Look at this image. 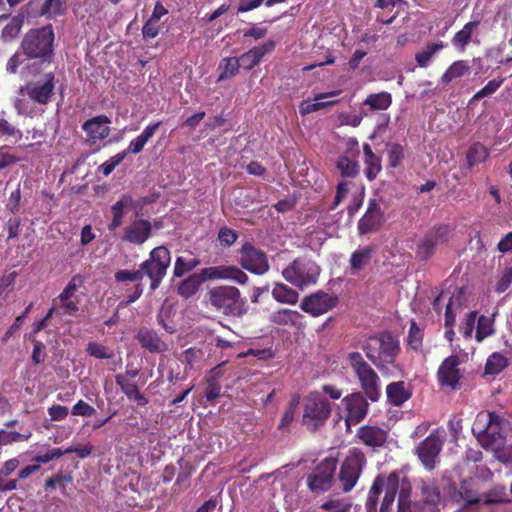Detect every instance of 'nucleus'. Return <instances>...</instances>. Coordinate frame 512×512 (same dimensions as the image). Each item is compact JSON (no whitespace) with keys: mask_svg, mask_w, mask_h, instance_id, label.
Masks as SVG:
<instances>
[{"mask_svg":"<svg viewBox=\"0 0 512 512\" xmlns=\"http://www.w3.org/2000/svg\"><path fill=\"white\" fill-rule=\"evenodd\" d=\"M18 273L9 272L0 278V306L8 299L12 293Z\"/></svg>","mask_w":512,"mask_h":512,"instance_id":"44","label":"nucleus"},{"mask_svg":"<svg viewBox=\"0 0 512 512\" xmlns=\"http://www.w3.org/2000/svg\"><path fill=\"white\" fill-rule=\"evenodd\" d=\"M457 494L460 499L465 501V504L462 507L463 510L481 502L478 491L474 489L470 480H462L460 482Z\"/></svg>","mask_w":512,"mask_h":512,"instance_id":"36","label":"nucleus"},{"mask_svg":"<svg viewBox=\"0 0 512 512\" xmlns=\"http://www.w3.org/2000/svg\"><path fill=\"white\" fill-rule=\"evenodd\" d=\"M24 22L25 16L23 14L13 16L1 31L0 39L2 42L10 43L14 41L20 35Z\"/></svg>","mask_w":512,"mask_h":512,"instance_id":"30","label":"nucleus"},{"mask_svg":"<svg viewBox=\"0 0 512 512\" xmlns=\"http://www.w3.org/2000/svg\"><path fill=\"white\" fill-rule=\"evenodd\" d=\"M55 87L56 76L54 72L50 71L40 78L27 81L20 87L19 94L27 97L34 104L46 106L54 96Z\"/></svg>","mask_w":512,"mask_h":512,"instance_id":"11","label":"nucleus"},{"mask_svg":"<svg viewBox=\"0 0 512 512\" xmlns=\"http://www.w3.org/2000/svg\"><path fill=\"white\" fill-rule=\"evenodd\" d=\"M372 253L373 248L371 246H365L352 253L350 257V269L352 274L363 270L371 262Z\"/></svg>","mask_w":512,"mask_h":512,"instance_id":"33","label":"nucleus"},{"mask_svg":"<svg viewBox=\"0 0 512 512\" xmlns=\"http://www.w3.org/2000/svg\"><path fill=\"white\" fill-rule=\"evenodd\" d=\"M399 474L396 471L389 475H378L370 488L365 503L367 512H376L379 495L384 490L385 496L380 506L379 512H392L395 498L399 489Z\"/></svg>","mask_w":512,"mask_h":512,"instance_id":"6","label":"nucleus"},{"mask_svg":"<svg viewBox=\"0 0 512 512\" xmlns=\"http://www.w3.org/2000/svg\"><path fill=\"white\" fill-rule=\"evenodd\" d=\"M114 279L117 283H122L126 281L136 282L134 290L131 294L127 296V300L125 302L126 305L134 303L137 301L144 291V285L142 284V275L140 268L137 270H118L114 274Z\"/></svg>","mask_w":512,"mask_h":512,"instance_id":"25","label":"nucleus"},{"mask_svg":"<svg viewBox=\"0 0 512 512\" xmlns=\"http://www.w3.org/2000/svg\"><path fill=\"white\" fill-rule=\"evenodd\" d=\"M366 398L361 392H353L342 399L347 412L345 415L347 427L360 423L366 417L369 408Z\"/></svg>","mask_w":512,"mask_h":512,"instance_id":"18","label":"nucleus"},{"mask_svg":"<svg viewBox=\"0 0 512 512\" xmlns=\"http://www.w3.org/2000/svg\"><path fill=\"white\" fill-rule=\"evenodd\" d=\"M238 235L235 230L228 227H221L218 232V240L224 247H230L236 242Z\"/></svg>","mask_w":512,"mask_h":512,"instance_id":"58","label":"nucleus"},{"mask_svg":"<svg viewBox=\"0 0 512 512\" xmlns=\"http://www.w3.org/2000/svg\"><path fill=\"white\" fill-rule=\"evenodd\" d=\"M477 319V312L471 311L466 315L464 323L460 327V332L462 333L465 339H469L472 337L475 323Z\"/></svg>","mask_w":512,"mask_h":512,"instance_id":"56","label":"nucleus"},{"mask_svg":"<svg viewBox=\"0 0 512 512\" xmlns=\"http://www.w3.org/2000/svg\"><path fill=\"white\" fill-rule=\"evenodd\" d=\"M206 304L216 312L229 317H242L248 310L240 290L231 285L210 288L206 293Z\"/></svg>","mask_w":512,"mask_h":512,"instance_id":"4","label":"nucleus"},{"mask_svg":"<svg viewBox=\"0 0 512 512\" xmlns=\"http://www.w3.org/2000/svg\"><path fill=\"white\" fill-rule=\"evenodd\" d=\"M208 279L231 280L244 285L249 278L248 275L237 266H211L190 274L179 283L177 292L186 299L190 298L197 293L201 285Z\"/></svg>","mask_w":512,"mask_h":512,"instance_id":"2","label":"nucleus"},{"mask_svg":"<svg viewBox=\"0 0 512 512\" xmlns=\"http://www.w3.org/2000/svg\"><path fill=\"white\" fill-rule=\"evenodd\" d=\"M71 413L75 416L90 417L95 413V409L83 400H79L73 407Z\"/></svg>","mask_w":512,"mask_h":512,"instance_id":"63","label":"nucleus"},{"mask_svg":"<svg viewBox=\"0 0 512 512\" xmlns=\"http://www.w3.org/2000/svg\"><path fill=\"white\" fill-rule=\"evenodd\" d=\"M351 503L340 499H330L321 504L320 509L328 512H350Z\"/></svg>","mask_w":512,"mask_h":512,"instance_id":"53","label":"nucleus"},{"mask_svg":"<svg viewBox=\"0 0 512 512\" xmlns=\"http://www.w3.org/2000/svg\"><path fill=\"white\" fill-rule=\"evenodd\" d=\"M297 405H298V399H294L290 402L289 406L285 410V412L280 420L278 429L283 430V429H286L287 427H289V425L291 424V422L294 419V414H295Z\"/></svg>","mask_w":512,"mask_h":512,"instance_id":"60","label":"nucleus"},{"mask_svg":"<svg viewBox=\"0 0 512 512\" xmlns=\"http://www.w3.org/2000/svg\"><path fill=\"white\" fill-rule=\"evenodd\" d=\"M421 497L426 505L437 506L441 501V493L438 485L432 479L420 482Z\"/></svg>","mask_w":512,"mask_h":512,"instance_id":"31","label":"nucleus"},{"mask_svg":"<svg viewBox=\"0 0 512 512\" xmlns=\"http://www.w3.org/2000/svg\"><path fill=\"white\" fill-rule=\"evenodd\" d=\"M410 492L402 489L398 495L397 512H411Z\"/></svg>","mask_w":512,"mask_h":512,"instance_id":"64","label":"nucleus"},{"mask_svg":"<svg viewBox=\"0 0 512 512\" xmlns=\"http://www.w3.org/2000/svg\"><path fill=\"white\" fill-rule=\"evenodd\" d=\"M504 419L495 412H481L477 415L472 431L484 448L498 449L505 439Z\"/></svg>","mask_w":512,"mask_h":512,"instance_id":"5","label":"nucleus"},{"mask_svg":"<svg viewBox=\"0 0 512 512\" xmlns=\"http://www.w3.org/2000/svg\"><path fill=\"white\" fill-rule=\"evenodd\" d=\"M82 277L80 275H74L68 282L64 290L59 295V300H69L72 298L77 290V287L82 284Z\"/></svg>","mask_w":512,"mask_h":512,"instance_id":"59","label":"nucleus"},{"mask_svg":"<svg viewBox=\"0 0 512 512\" xmlns=\"http://www.w3.org/2000/svg\"><path fill=\"white\" fill-rule=\"evenodd\" d=\"M479 24V21H470L454 35L451 42L458 51H465L466 46L471 41L473 31L479 26Z\"/></svg>","mask_w":512,"mask_h":512,"instance_id":"32","label":"nucleus"},{"mask_svg":"<svg viewBox=\"0 0 512 512\" xmlns=\"http://www.w3.org/2000/svg\"><path fill=\"white\" fill-rule=\"evenodd\" d=\"M151 235V222L144 219H138L133 221L124 229L122 240L135 245H142L151 237Z\"/></svg>","mask_w":512,"mask_h":512,"instance_id":"23","label":"nucleus"},{"mask_svg":"<svg viewBox=\"0 0 512 512\" xmlns=\"http://www.w3.org/2000/svg\"><path fill=\"white\" fill-rule=\"evenodd\" d=\"M332 412L329 400L319 391H311L305 398L302 422L315 431L323 426Z\"/></svg>","mask_w":512,"mask_h":512,"instance_id":"10","label":"nucleus"},{"mask_svg":"<svg viewBox=\"0 0 512 512\" xmlns=\"http://www.w3.org/2000/svg\"><path fill=\"white\" fill-rule=\"evenodd\" d=\"M71 481L72 477L70 475H63L62 473H57L45 481L44 488L45 490H50L54 489L58 485L62 489H65V484Z\"/></svg>","mask_w":512,"mask_h":512,"instance_id":"57","label":"nucleus"},{"mask_svg":"<svg viewBox=\"0 0 512 512\" xmlns=\"http://www.w3.org/2000/svg\"><path fill=\"white\" fill-rule=\"evenodd\" d=\"M302 315L298 311L280 309L270 315V321L276 325H296Z\"/></svg>","mask_w":512,"mask_h":512,"instance_id":"39","label":"nucleus"},{"mask_svg":"<svg viewBox=\"0 0 512 512\" xmlns=\"http://www.w3.org/2000/svg\"><path fill=\"white\" fill-rule=\"evenodd\" d=\"M14 137L20 139L22 132L5 119H0V138Z\"/></svg>","mask_w":512,"mask_h":512,"instance_id":"61","label":"nucleus"},{"mask_svg":"<svg viewBox=\"0 0 512 512\" xmlns=\"http://www.w3.org/2000/svg\"><path fill=\"white\" fill-rule=\"evenodd\" d=\"M32 436L29 431L27 434H21L16 431L0 430V445H8L14 442L26 441Z\"/></svg>","mask_w":512,"mask_h":512,"instance_id":"51","label":"nucleus"},{"mask_svg":"<svg viewBox=\"0 0 512 512\" xmlns=\"http://www.w3.org/2000/svg\"><path fill=\"white\" fill-rule=\"evenodd\" d=\"M126 155H127L126 151H121V152L117 153L116 155H114L113 157H111L106 162H104L100 166V169H101L103 175L108 176L110 173H112V171L115 169V167L118 166L124 160Z\"/></svg>","mask_w":512,"mask_h":512,"instance_id":"55","label":"nucleus"},{"mask_svg":"<svg viewBox=\"0 0 512 512\" xmlns=\"http://www.w3.org/2000/svg\"><path fill=\"white\" fill-rule=\"evenodd\" d=\"M86 352L97 359H110L113 357V352L98 342H89L86 347Z\"/></svg>","mask_w":512,"mask_h":512,"instance_id":"49","label":"nucleus"},{"mask_svg":"<svg viewBox=\"0 0 512 512\" xmlns=\"http://www.w3.org/2000/svg\"><path fill=\"white\" fill-rule=\"evenodd\" d=\"M111 120L106 115H97L82 125L83 131L86 133V142L89 145H95L98 141L104 140L110 134L109 124Z\"/></svg>","mask_w":512,"mask_h":512,"instance_id":"21","label":"nucleus"},{"mask_svg":"<svg viewBox=\"0 0 512 512\" xmlns=\"http://www.w3.org/2000/svg\"><path fill=\"white\" fill-rule=\"evenodd\" d=\"M489 156L488 149L479 142L472 144L467 152V161L470 167L486 161Z\"/></svg>","mask_w":512,"mask_h":512,"instance_id":"42","label":"nucleus"},{"mask_svg":"<svg viewBox=\"0 0 512 512\" xmlns=\"http://www.w3.org/2000/svg\"><path fill=\"white\" fill-rule=\"evenodd\" d=\"M391 104L392 95L386 91L369 94L363 102V106H368L370 111L386 110Z\"/></svg>","mask_w":512,"mask_h":512,"instance_id":"34","label":"nucleus"},{"mask_svg":"<svg viewBox=\"0 0 512 512\" xmlns=\"http://www.w3.org/2000/svg\"><path fill=\"white\" fill-rule=\"evenodd\" d=\"M337 304L338 297L336 295H330L320 290L305 296L300 303V308L311 316L318 317L336 307Z\"/></svg>","mask_w":512,"mask_h":512,"instance_id":"17","label":"nucleus"},{"mask_svg":"<svg viewBox=\"0 0 512 512\" xmlns=\"http://www.w3.org/2000/svg\"><path fill=\"white\" fill-rule=\"evenodd\" d=\"M133 203V199L130 195H123L116 203H114L111 207V211L113 216L123 217L124 209L128 206H131Z\"/></svg>","mask_w":512,"mask_h":512,"instance_id":"62","label":"nucleus"},{"mask_svg":"<svg viewBox=\"0 0 512 512\" xmlns=\"http://www.w3.org/2000/svg\"><path fill=\"white\" fill-rule=\"evenodd\" d=\"M115 382L130 401L136 402L139 406H145L148 404V398L140 392L137 384L125 380L121 374H117L115 376Z\"/></svg>","mask_w":512,"mask_h":512,"instance_id":"28","label":"nucleus"},{"mask_svg":"<svg viewBox=\"0 0 512 512\" xmlns=\"http://www.w3.org/2000/svg\"><path fill=\"white\" fill-rule=\"evenodd\" d=\"M136 339L142 348L151 353H162L168 348L167 344L160 338L156 331L142 327L136 334Z\"/></svg>","mask_w":512,"mask_h":512,"instance_id":"26","label":"nucleus"},{"mask_svg":"<svg viewBox=\"0 0 512 512\" xmlns=\"http://www.w3.org/2000/svg\"><path fill=\"white\" fill-rule=\"evenodd\" d=\"M508 366V359L500 352L492 353L486 361L485 375H498Z\"/></svg>","mask_w":512,"mask_h":512,"instance_id":"38","label":"nucleus"},{"mask_svg":"<svg viewBox=\"0 0 512 512\" xmlns=\"http://www.w3.org/2000/svg\"><path fill=\"white\" fill-rule=\"evenodd\" d=\"M337 460L331 457L323 459L307 476V486L315 494L328 491L334 482Z\"/></svg>","mask_w":512,"mask_h":512,"instance_id":"14","label":"nucleus"},{"mask_svg":"<svg viewBox=\"0 0 512 512\" xmlns=\"http://www.w3.org/2000/svg\"><path fill=\"white\" fill-rule=\"evenodd\" d=\"M275 48V42L268 40L265 43L255 46L249 51L243 53L238 59L240 66L245 70H251L257 66L264 55L270 53Z\"/></svg>","mask_w":512,"mask_h":512,"instance_id":"24","label":"nucleus"},{"mask_svg":"<svg viewBox=\"0 0 512 512\" xmlns=\"http://www.w3.org/2000/svg\"><path fill=\"white\" fill-rule=\"evenodd\" d=\"M356 438L365 446L376 450L384 446L388 438V432L376 425H363L358 428Z\"/></svg>","mask_w":512,"mask_h":512,"instance_id":"22","label":"nucleus"},{"mask_svg":"<svg viewBox=\"0 0 512 512\" xmlns=\"http://www.w3.org/2000/svg\"><path fill=\"white\" fill-rule=\"evenodd\" d=\"M404 157V148L402 145L398 143H392L388 146V162L390 167H398L403 161Z\"/></svg>","mask_w":512,"mask_h":512,"instance_id":"50","label":"nucleus"},{"mask_svg":"<svg viewBox=\"0 0 512 512\" xmlns=\"http://www.w3.org/2000/svg\"><path fill=\"white\" fill-rule=\"evenodd\" d=\"M366 357L383 372L393 365L400 352L398 339L389 331L369 336L361 345Z\"/></svg>","mask_w":512,"mask_h":512,"instance_id":"3","label":"nucleus"},{"mask_svg":"<svg viewBox=\"0 0 512 512\" xmlns=\"http://www.w3.org/2000/svg\"><path fill=\"white\" fill-rule=\"evenodd\" d=\"M365 176L369 181L374 180L382 169L381 158L374 154L368 143L363 144Z\"/></svg>","mask_w":512,"mask_h":512,"instance_id":"29","label":"nucleus"},{"mask_svg":"<svg viewBox=\"0 0 512 512\" xmlns=\"http://www.w3.org/2000/svg\"><path fill=\"white\" fill-rule=\"evenodd\" d=\"M320 272L321 268L314 260L301 256L283 269L282 275L292 285L303 288L315 284Z\"/></svg>","mask_w":512,"mask_h":512,"instance_id":"9","label":"nucleus"},{"mask_svg":"<svg viewBox=\"0 0 512 512\" xmlns=\"http://www.w3.org/2000/svg\"><path fill=\"white\" fill-rule=\"evenodd\" d=\"M384 222V212L376 199H370L368 208L358 221L357 229L360 235L376 232Z\"/></svg>","mask_w":512,"mask_h":512,"instance_id":"20","label":"nucleus"},{"mask_svg":"<svg viewBox=\"0 0 512 512\" xmlns=\"http://www.w3.org/2000/svg\"><path fill=\"white\" fill-rule=\"evenodd\" d=\"M443 445V436L438 431H434L416 447V455L427 470L435 469L436 459L442 451Z\"/></svg>","mask_w":512,"mask_h":512,"instance_id":"16","label":"nucleus"},{"mask_svg":"<svg viewBox=\"0 0 512 512\" xmlns=\"http://www.w3.org/2000/svg\"><path fill=\"white\" fill-rule=\"evenodd\" d=\"M54 40L51 24L28 30L21 41L20 50L7 61L6 71L23 78L36 77L53 63Z\"/></svg>","mask_w":512,"mask_h":512,"instance_id":"1","label":"nucleus"},{"mask_svg":"<svg viewBox=\"0 0 512 512\" xmlns=\"http://www.w3.org/2000/svg\"><path fill=\"white\" fill-rule=\"evenodd\" d=\"M366 464L365 454L359 448H352L342 462L338 480L343 492H350L359 480Z\"/></svg>","mask_w":512,"mask_h":512,"instance_id":"13","label":"nucleus"},{"mask_svg":"<svg viewBox=\"0 0 512 512\" xmlns=\"http://www.w3.org/2000/svg\"><path fill=\"white\" fill-rule=\"evenodd\" d=\"M387 400L393 406H401L412 396V387L404 381H396L386 387Z\"/></svg>","mask_w":512,"mask_h":512,"instance_id":"27","label":"nucleus"},{"mask_svg":"<svg viewBox=\"0 0 512 512\" xmlns=\"http://www.w3.org/2000/svg\"><path fill=\"white\" fill-rule=\"evenodd\" d=\"M503 82L504 79L502 78L490 80L482 89L474 94L471 101L478 100L495 93L501 87Z\"/></svg>","mask_w":512,"mask_h":512,"instance_id":"54","label":"nucleus"},{"mask_svg":"<svg viewBox=\"0 0 512 512\" xmlns=\"http://www.w3.org/2000/svg\"><path fill=\"white\" fill-rule=\"evenodd\" d=\"M460 359L456 355L445 358L437 371V381L441 387H449L455 390L459 386L461 373L459 369Z\"/></svg>","mask_w":512,"mask_h":512,"instance_id":"19","label":"nucleus"},{"mask_svg":"<svg viewBox=\"0 0 512 512\" xmlns=\"http://www.w3.org/2000/svg\"><path fill=\"white\" fill-rule=\"evenodd\" d=\"M239 254V264L252 274L263 275L270 268L266 253L250 242H245L241 246Z\"/></svg>","mask_w":512,"mask_h":512,"instance_id":"15","label":"nucleus"},{"mask_svg":"<svg viewBox=\"0 0 512 512\" xmlns=\"http://www.w3.org/2000/svg\"><path fill=\"white\" fill-rule=\"evenodd\" d=\"M273 298L279 303L296 304L299 294L283 283H277L272 290Z\"/></svg>","mask_w":512,"mask_h":512,"instance_id":"37","label":"nucleus"},{"mask_svg":"<svg viewBox=\"0 0 512 512\" xmlns=\"http://www.w3.org/2000/svg\"><path fill=\"white\" fill-rule=\"evenodd\" d=\"M461 293L452 295L445 308V327L454 326L456 322V310L460 309Z\"/></svg>","mask_w":512,"mask_h":512,"instance_id":"46","label":"nucleus"},{"mask_svg":"<svg viewBox=\"0 0 512 512\" xmlns=\"http://www.w3.org/2000/svg\"><path fill=\"white\" fill-rule=\"evenodd\" d=\"M423 342V331L419 328L417 323L412 320L407 336V344L410 348L417 351L421 348Z\"/></svg>","mask_w":512,"mask_h":512,"instance_id":"48","label":"nucleus"},{"mask_svg":"<svg viewBox=\"0 0 512 512\" xmlns=\"http://www.w3.org/2000/svg\"><path fill=\"white\" fill-rule=\"evenodd\" d=\"M476 320L477 327L475 338L477 342H482L485 338L494 333L493 320L485 315H481Z\"/></svg>","mask_w":512,"mask_h":512,"instance_id":"45","label":"nucleus"},{"mask_svg":"<svg viewBox=\"0 0 512 512\" xmlns=\"http://www.w3.org/2000/svg\"><path fill=\"white\" fill-rule=\"evenodd\" d=\"M507 493L504 487H494L489 493L484 495L483 503L486 505L507 502Z\"/></svg>","mask_w":512,"mask_h":512,"instance_id":"52","label":"nucleus"},{"mask_svg":"<svg viewBox=\"0 0 512 512\" xmlns=\"http://www.w3.org/2000/svg\"><path fill=\"white\" fill-rule=\"evenodd\" d=\"M170 264V250L163 245L153 248L149 253V258L140 264L142 279L147 277L150 280L151 292L159 288Z\"/></svg>","mask_w":512,"mask_h":512,"instance_id":"8","label":"nucleus"},{"mask_svg":"<svg viewBox=\"0 0 512 512\" xmlns=\"http://www.w3.org/2000/svg\"><path fill=\"white\" fill-rule=\"evenodd\" d=\"M444 48L442 41L436 43H429L422 51L416 53L415 60L419 67H427L430 60L436 52Z\"/></svg>","mask_w":512,"mask_h":512,"instance_id":"43","label":"nucleus"},{"mask_svg":"<svg viewBox=\"0 0 512 512\" xmlns=\"http://www.w3.org/2000/svg\"><path fill=\"white\" fill-rule=\"evenodd\" d=\"M200 263L201 261L196 257L187 259L185 257L179 256L175 260L173 275L176 278H181L185 274L193 271L200 265Z\"/></svg>","mask_w":512,"mask_h":512,"instance_id":"40","label":"nucleus"},{"mask_svg":"<svg viewBox=\"0 0 512 512\" xmlns=\"http://www.w3.org/2000/svg\"><path fill=\"white\" fill-rule=\"evenodd\" d=\"M451 232L448 224H438L430 228L417 243L416 258L420 261L432 258L439 247L448 244Z\"/></svg>","mask_w":512,"mask_h":512,"instance_id":"12","label":"nucleus"},{"mask_svg":"<svg viewBox=\"0 0 512 512\" xmlns=\"http://www.w3.org/2000/svg\"><path fill=\"white\" fill-rule=\"evenodd\" d=\"M339 93H340L339 91H332V92H329V93H322V94H318L315 97L316 102H310V101L302 102L301 105H300V109H299L301 115L310 114L312 112L319 111V110H321L323 108H326V107L334 105L335 103H337L336 100L326 101V102H321L319 100H321L323 98H326V97H329V96H337Z\"/></svg>","mask_w":512,"mask_h":512,"instance_id":"35","label":"nucleus"},{"mask_svg":"<svg viewBox=\"0 0 512 512\" xmlns=\"http://www.w3.org/2000/svg\"><path fill=\"white\" fill-rule=\"evenodd\" d=\"M336 168L342 177L354 178L359 173L358 162L347 156L338 157L336 161Z\"/></svg>","mask_w":512,"mask_h":512,"instance_id":"41","label":"nucleus"},{"mask_svg":"<svg viewBox=\"0 0 512 512\" xmlns=\"http://www.w3.org/2000/svg\"><path fill=\"white\" fill-rule=\"evenodd\" d=\"M347 361L357 377L364 395L372 402L378 401L381 395L380 378L372 366L365 361L360 352H350Z\"/></svg>","mask_w":512,"mask_h":512,"instance_id":"7","label":"nucleus"},{"mask_svg":"<svg viewBox=\"0 0 512 512\" xmlns=\"http://www.w3.org/2000/svg\"><path fill=\"white\" fill-rule=\"evenodd\" d=\"M240 63L241 62H239V59L236 57L224 58L220 64L222 72L219 76V80L234 77L239 72V68L241 67Z\"/></svg>","mask_w":512,"mask_h":512,"instance_id":"47","label":"nucleus"}]
</instances>
